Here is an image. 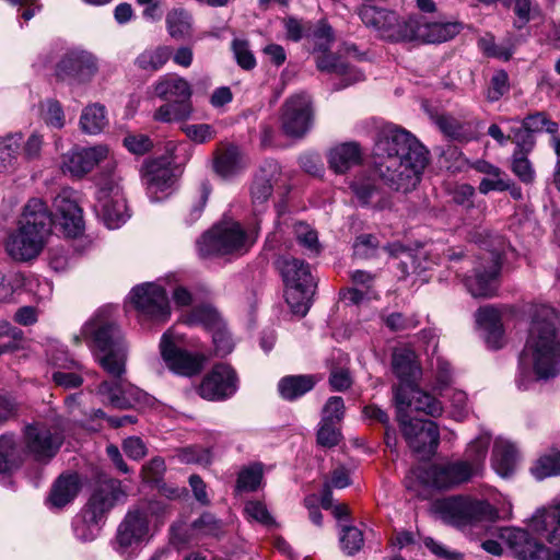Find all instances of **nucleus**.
<instances>
[{"instance_id":"obj_26","label":"nucleus","mask_w":560,"mask_h":560,"mask_svg":"<svg viewBox=\"0 0 560 560\" xmlns=\"http://www.w3.org/2000/svg\"><path fill=\"white\" fill-rule=\"evenodd\" d=\"M529 527L551 545H560V501L538 509L529 521Z\"/></svg>"},{"instance_id":"obj_7","label":"nucleus","mask_w":560,"mask_h":560,"mask_svg":"<svg viewBox=\"0 0 560 560\" xmlns=\"http://www.w3.org/2000/svg\"><path fill=\"white\" fill-rule=\"evenodd\" d=\"M254 242L255 238L238 222L222 220L197 240L196 247L199 257L207 259L230 254L243 255Z\"/></svg>"},{"instance_id":"obj_25","label":"nucleus","mask_w":560,"mask_h":560,"mask_svg":"<svg viewBox=\"0 0 560 560\" xmlns=\"http://www.w3.org/2000/svg\"><path fill=\"white\" fill-rule=\"evenodd\" d=\"M98 71V62L94 55L85 50L68 51L57 66V74L71 78L78 82H89Z\"/></svg>"},{"instance_id":"obj_24","label":"nucleus","mask_w":560,"mask_h":560,"mask_svg":"<svg viewBox=\"0 0 560 560\" xmlns=\"http://www.w3.org/2000/svg\"><path fill=\"white\" fill-rule=\"evenodd\" d=\"M500 538L521 560H550V551L542 544L532 538L527 530L505 527L500 530Z\"/></svg>"},{"instance_id":"obj_58","label":"nucleus","mask_w":560,"mask_h":560,"mask_svg":"<svg viewBox=\"0 0 560 560\" xmlns=\"http://www.w3.org/2000/svg\"><path fill=\"white\" fill-rule=\"evenodd\" d=\"M183 132L187 138L198 144L212 140L215 135V128L210 124H186L182 126Z\"/></svg>"},{"instance_id":"obj_33","label":"nucleus","mask_w":560,"mask_h":560,"mask_svg":"<svg viewBox=\"0 0 560 560\" xmlns=\"http://www.w3.org/2000/svg\"><path fill=\"white\" fill-rule=\"evenodd\" d=\"M322 54L316 59L317 68L320 71L335 73L341 77L343 83L340 88H346L353 83L364 80V74L361 70L349 66L343 60L328 54L327 50L320 51Z\"/></svg>"},{"instance_id":"obj_52","label":"nucleus","mask_w":560,"mask_h":560,"mask_svg":"<svg viewBox=\"0 0 560 560\" xmlns=\"http://www.w3.org/2000/svg\"><path fill=\"white\" fill-rule=\"evenodd\" d=\"M185 323L188 325H202L209 330L214 329L222 324L218 312L209 305L195 307L186 317Z\"/></svg>"},{"instance_id":"obj_12","label":"nucleus","mask_w":560,"mask_h":560,"mask_svg":"<svg viewBox=\"0 0 560 560\" xmlns=\"http://www.w3.org/2000/svg\"><path fill=\"white\" fill-rule=\"evenodd\" d=\"M120 182L121 176L117 171L97 183L94 211L112 230L120 228L130 217Z\"/></svg>"},{"instance_id":"obj_64","label":"nucleus","mask_w":560,"mask_h":560,"mask_svg":"<svg viewBox=\"0 0 560 560\" xmlns=\"http://www.w3.org/2000/svg\"><path fill=\"white\" fill-rule=\"evenodd\" d=\"M244 511L249 521H256L267 526L273 524V518L269 514L266 505L260 501H248L245 504Z\"/></svg>"},{"instance_id":"obj_32","label":"nucleus","mask_w":560,"mask_h":560,"mask_svg":"<svg viewBox=\"0 0 560 560\" xmlns=\"http://www.w3.org/2000/svg\"><path fill=\"white\" fill-rule=\"evenodd\" d=\"M247 161L235 145L218 149L214 153L213 170L224 179H230L245 170Z\"/></svg>"},{"instance_id":"obj_62","label":"nucleus","mask_w":560,"mask_h":560,"mask_svg":"<svg viewBox=\"0 0 560 560\" xmlns=\"http://www.w3.org/2000/svg\"><path fill=\"white\" fill-rule=\"evenodd\" d=\"M211 332L215 353L222 357L231 353L234 345L223 323L212 329Z\"/></svg>"},{"instance_id":"obj_49","label":"nucleus","mask_w":560,"mask_h":560,"mask_svg":"<svg viewBox=\"0 0 560 560\" xmlns=\"http://www.w3.org/2000/svg\"><path fill=\"white\" fill-rule=\"evenodd\" d=\"M191 114V103L168 102L155 110L154 119L162 122L180 121L188 119Z\"/></svg>"},{"instance_id":"obj_48","label":"nucleus","mask_w":560,"mask_h":560,"mask_svg":"<svg viewBox=\"0 0 560 560\" xmlns=\"http://www.w3.org/2000/svg\"><path fill=\"white\" fill-rule=\"evenodd\" d=\"M529 151L516 145V150L511 158V171L524 184L529 185L535 182L536 173L532 162L526 154Z\"/></svg>"},{"instance_id":"obj_56","label":"nucleus","mask_w":560,"mask_h":560,"mask_svg":"<svg viewBox=\"0 0 560 560\" xmlns=\"http://www.w3.org/2000/svg\"><path fill=\"white\" fill-rule=\"evenodd\" d=\"M262 480V467L260 464H253L244 467L237 478V488L244 491H255Z\"/></svg>"},{"instance_id":"obj_34","label":"nucleus","mask_w":560,"mask_h":560,"mask_svg":"<svg viewBox=\"0 0 560 560\" xmlns=\"http://www.w3.org/2000/svg\"><path fill=\"white\" fill-rule=\"evenodd\" d=\"M80 490V480L77 474L61 475L54 483L47 504L50 509H62L71 503Z\"/></svg>"},{"instance_id":"obj_2","label":"nucleus","mask_w":560,"mask_h":560,"mask_svg":"<svg viewBox=\"0 0 560 560\" xmlns=\"http://www.w3.org/2000/svg\"><path fill=\"white\" fill-rule=\"evenodd\" d=\"M373 158L384 183L402 192L417 187L428 163L424 147L409 131L392 124L378 130Z\"/></svg>"},{"instance_id":"obj_45","label":"nucleus","mask_w":560,"mask_h":560,"mask_svg":"<svg viewBox=\"0 0 560 560\" xmlns=\"http://www.w3.org/2000/svg\"><path fill=\"white\" fill-rule=\"evenodd\" d=\"M340 408V402L338 400H332L325 411V416L322 417L319 428L317 431V443L324 447H332L336 446L341 438L340 430L338 424L331 422V417L327 413L330 409Z\"/></svg>"},{"instance_id":"obj_40","label":"nucleus","mask_w":560,"mask_h":560,"mask_svg":"<svg viewBox=\"0 0 560 560\" xmlns=\"http://www.w3.org/2000/svg\"><path fill=\"white\" fill-rule=\"evenodd\" d=\"M24 456L23 446L16 443L13 435L0 436V476L10 475L20 466Z\"/></svg>"},{"instance_id":"obj_4","label":"nucleus","mask_w":560,"mask_h":560,"mask_svg":"<svg viewBox=\"0 0 560 560\" xmlns=\"http://www.w3.org/2000/svg\"><path fill=\"white\" fill-rule=\"evenodd\" d=\"M161 522L152 504L130 509L119 523L110 545L122 559L136 558L152 539Z\"/></svg>"},{"instance_id":"obj_31","label":"nucleus","mask_w":560,"mask_h":560,"mask_svg":"<svg viewBox=\"0 0 560 560\" xmlns=\"http://www.w3.org/2000/svg\"><path fill=\"white\" fill-rule=\"evenodd\" d=\"M51 222V215L46 203L39 198H32L24 206L19 225L49 236Z\"/></svg>"},{"instance_id":"obj_27","label":"nucleus","mask_w":560,"mask_h":560,"mask_svg":"<svg viewBox=\"0 0 560 560\" xmlns=\"http://www.w3.org/2000/svg\"><path fill=\"white\" fill-rule=\"evenodd\" d=\"M558 129V124L550 120L547 114L537 112L526 116L522 126L515 128L511 137L512 141L515 142L517 147L530 151L535 144L532 133L546 131L550 135H556Z\"/></svg>"},{"instance_id":"obj_6","label":"nucleus","mask_w":560,"mask_h":560,"mask_svg":"<svg viewBox=\"0 0 560 560\" xmlns=\"http://www.w3.org/2000/svg\"><path fill=\"white\" fill-rule=\"evenodd\" d=\"M358 13L363 24L384 42H415L417 14L400 15L396 11L371 4L361 5Z\"/></svg>"},{"instance_id":"obj_55","label":"nucleus","mask_w":560,"mask_h":560,"mask_svg":"<svg viewBox=\"0 0 560 560\" xmlns=\"http://www.w3.org/2000/svg\"><path fill=\"white\" fill-rule=\"evenodd\" d=\"M175 457L183 464L209 465L212 460L210 450L201 446H187L176 451Z\"/></svg>"},{"instance_id":"obj_1","label":"nucleus","mask_w":560,"mask_h":560,"mask_svg":"<svg viewBox=\"0 0 560 560\" xmlns=\"http://www.w3.org/2000/svg\"><path fill=\"white\" fill-rule=\"evenodd\" d=\"M81 336L93 351L100 365L114 381H104L98 394L113 407L133 408L148 400L147 394L121 376L126 371L127 346L119 329L112 323L98 317L86 322Z\"/></svg>"},{"instance_id":"obj_39","label":"nucleus","mask_w":560,"mask_h":560,"mask_svg":"<svg viewBox=\"0 0 560 560\" xmlns=\"http://www.w3.org/2000/svg\"><path fill=\"white\" fill-rule=\"evenodd\" d=\"M490 442V434L481 432L467 445L465 450L464 458H462V460L470 468V472L475 477L480 475L483 469Z\"/></svg>"},{"instance_id":"obj_15","label":"nucleus","mask_w":560,"mask_h":560,"mask_svg":"<svg viewBox=\"0 0 560 560\" xmlns=\"http://www.w3.org/2000/svg\"><path fill=\"white\" fill-rule=\"evenodd\" d=\"M443 512L458 527L492 523L498 518V511L489 502L462 497L445 500Z\"/></svg>"},{"instance_id":"obj_20","label":"nucleus","mask_w":560,"mask_h":560,"mask_svg":"<svg viewBox=\"0 0 560 560\" xmlns=\"http://www.w3.org/2000/svg\"><path fill=\"white\" fill-rule=\"evenodd\" d=\"M237 390L234 370L224 363L217 364L202 378L198 394L209 401H221L232 397Z\"/></svg>"},{"instance_id":"obj_36","label":"nucleus","mask_w":560,"mask_h":560,"mask_svg":"<svg viewBox=\"0 0 560 560\" xmlns=\"http://www.w3.org/2000/svg\"><path fill=\"white\" fill-rule=\"evenodd\" d=\"M517 451L510 441L498 438L493 444L491 465L501 477L510 476L516 466Z\"/></svg>"},{"instance_id":"obj_60","label":"nucleus","mask_w":560,"mask_h":560,"mask_svg":"<svg viewBox=\"0 0 560 560\" xmlns=\"http://www.w3.org/2000/svg\"><path fill=\"white\" fill-rule=\"evenodd\" d=\"M340 545L343 552L349 556L358 552L363 545V535L361 530L354 526H346L340 535Z\"/></svg>"},{"instance_id":"obj_37","label":"nucleus","mask_w":560,"mask_h":560,"mask_svg":"<svg viewBox=\"0 0 560 560\" xmlns=\"http://www.w3.org/2000/svg\"><path fill=\"white\" fill-rule=\"evenodd\" d=\"M472 168L485 175L478 186L480 194L488 195L491 191H502V189L506 187L505 180L509 176L504 171L490 162L477 160L472 164Z\"/></svg>"},{"instance_id":"obj_57","label":"nucleus","mask_w":560,"mask_h":560,"mask_svg":"<svg viewBox=\"0 0 560 560\" xmlns=\"http://www.w3.org/2000/svg\"><path fill=\"white\" fill-rule=\"evenodd\" d=\"M350 187L359 202L362 205H370L373 197L377 195V188L374 180L364 175L355 177Z\"/></svg>"},{"instance_id":"obj_63","label":"nucleus","mask_w":560,"mask_h":560,"mask_svg":"<svg viewBox=\"0 0 560 560\" xmlns=\"http://www.w3.org/2000/svg\"><path fill=\"white\" fill-rule=\"evenodd\" d=\"M510 89L509 75L505 71H497L490 82L487 97L490 102L500 100Z\"/></svg>"},{"instance_id":"obj_28","label":"nucleus","mask_w":560,"mask_h":560,"mask_svg":"<svg viewBox=\"0 0 560 560\" xmlns=\"http://www.w3.org/2000/svg\"><path fill=\"white\" fill-rule=\"evenodd\" d=\"M460 28L459 23L429 21L425 16L417 14L415 42L423 44L443 43L454 38L460 32Z\"/></svg>"},{"instance_id":"obj_38","label":"nucleus","mask_w":560,"mask_h":560,"mask_svg":"<svg viewBox=\"0 0 560 560\" xmlns=\"http://www.w3.org/2000/svg\"><path fill=\"white\" fill-rule=\"evenodd\" d=\"M277 166H273L269 173L261 170L254 178L250 186V197L255 211H262L271 197L273 184L276 182Z\"/></svg>"},{"instance_id":"obj_43","label":"nucleus","mask_w":560,"mask_h":560,"mask_svg":"<svg viewBox=\"0 0 560 560\" xmlns=\"http://www.w3.org/2000/svg\"><path fill=\"white\" fill-rule=\"evenodd\" d=\"M108 125L106 107L100 103L85 106L80 116V127L84 133L98 135Z\"/></svg>"},{"instance_id":"obj_50","label":"nucleus","mask_w":560,"mask_h":560,"mask_svg":"<svg viewBox=\"0 0 560 560\" xmlns=\"http://www.w3.org/2000/svg\"><path fill=\"white\" fill-rule=\"evenodd\" d=\"M170 35L173 38H185L191 34V15L183 9H173L166 16Z\"/></svg>"},{"instance_id":"obj_44","label":"nucleus","mask_w":560,"mask_h":560,"mask_svg":"<svg viewBox=\"0 0 560 560\" xmlns=\"http://www.w3.org/2000/svg\"><path fill=\"white\" fill-rule=\"evenodd\" d=\"M317 381L313 375H290L279 382L278 389L281 397L293 400L310 392Z\"/></svg>"},{"instance_id":"obj_51","label":"nucleus","mask_w":560,"mask_h":560,"mask_svg":"<svg viewBox=\"0 0 560 560\" xmlns=\"http://www.w3.org/2000/svg\"><path fill=\"white\" fill-rule=\"evenodd\" d=\"M44 149V136L38 131H33L25 140L22 139L20 156L25 163L37 162L42 159Z\"/></svg>"},{"instance_id":"obj_3","label":"nucleus","mask_w":560,"mask_h":560,"mask_svg":"<svg viewBox=\"0 0 560 560\" xmlns=\"http://www.w3.org/2000/svg\"><path fill=\"white\" fill-rule=\"evenodd\" d=\"M556 319L552 307L542 305L536 310L518 358L515 383L520 389H529L536 382L560 375V337L555 328Z\"/></svg>"},{"instance_id":"obj_10","label":"nucleus","mask_w":560,"mask_h":560,"mask_svg":"<svg viewBox=\"0 0 560 560\" xmlns=\"http://www.w3.org/2000/svg\"><path fill=\"white\" fill-rule=\"evenodd\" d=\"M474 477L470 468L462 459H456L417 467L410 470L405 482L407 488L413 490H417L416 481L425 487L447 490L468 482Z\"/></svg>"},{"instance_id":"obj_18","label":"nucleus","mask_w":560,"mask_h":560,"mask_svg":"<svg viewBox=\"0 0 560 560\" xmlns=\"http://www.w3.org/2000/svg\"><path fill=\"white\" fill-rule=\"evenodd\" d=\"M501 269V256L489 252L474 270V275L465 279V285L474 298H491L498 290V278Z\"/></svg>"},{"instance_id":"obj_19","label":"nucleus","mask_w":560,"mask_h":560,"mask_svg":"<svg viewBox=\"0 0 560 560\" xmlns=\"http://www.w3.org/2000/svg\"><path fill=\"white\" fill-rule=\"evenodd\" d=\"M312 102L307 94L298 93L290 96L282 106L281 126L290 137L304 136L312 126Z\"/></svg>"},{"instance_id":"obj_30","label":"nucleus","mask_w":560,"mask_h":560,"mask_svg":"<svg viewBox=\"0 0 560 560\" xmlns=\"http://www.w3.org/2000/svg\"><path fill=\"white\" fill-rule=\"evenodd\" d=\"M154 94L167 102L191 103L192 89L190 83L177 75H162L153 85Z\"/></svg>"},{"instance_id":"obj_5","label":"nucleus","mask_w":560,"mask_h":560,"mask_svg":"<svg viewBox=\"0 0 560 560\" xmlns=\"http://www.w3.org/2000/svg\"><path fill=\"white\" fill-rule=\"evenodd\" d=\"M125 495L118 480L110 478L100 480L88 503L72 522L75 538L83 542L96 539L106 513Z\"/></svg>"},{"instance_id":"obj_22","label":"nucleus","mask_w":560,"mask_h":560,"mask_svg":"<svg viewBox=\"0 0 560 560\" xmlns=\"http://www.w3.org/2000/svg\"><path fill=\"white\" fill-rule=\"evenodd\" d=\"M47 237L40 232L19 228L9 234L5 242L7 253L18 261H28L36 258L43 250Z\"/></svg>"},{"instance_id":"obj_61","label":"nucleus","mask_w":560,"mask_h":560,"mask_svg":"<svg viewBox=\"0 0 560 560\" xmlns=\"http://www.w3.org/2000/svg\"><path fill=\"white\" fill-rule=\"evenodd\" d=\"M294 234L298 242L313 254L319 253L317 233L308 224L299 222L294 224Z\"/></svg>"},{"instance_id":"obj_11","label":"nucleus","mask_w":560,"mask_h":560,"mask_svg":"<svg viewBox=\"0 0 560 560\" xmlns=\"http://www.w3.org/2000/svg\"><path fill=\"white\" fill-rule=\"evenodd\" d=\"M128 302L137 312L142 326L162 325L171 317V306L165 289L156 282H144L131 289Z\"/></svg>"},{"instance_id":"obj_17","label":"nucleus","mask_w":560,"mask_h":560,"mask_svg":"<svg viewBox=\"0 0 560 560\" xmlns=\"http://www.w3.org/2000/svg\"><path fill=\"white\" fill-rule=\"evenodd\" d=\"M397 420L404 438L415 453L422 456H431L435 453L440 441L439 428L435 422L409 418Z\"/></svg>"},{"instance_id":"obj_47","label":"nucleus","mask_w":560,"mask_h":560,"mask_svg":"<svg viewBox=\"0 0 560 560\" xmlns=\"http://www.w3.org/2000/svg\"><path fill=\"white\" fill-rule=\"evenodd\" d=\"M530 471L538 480L560 475V450H550L541 455L532 466Z\"/></svg>"},{"instance_id":"obj_9","label":"nucleus","mask_w":560,"mask_h":560,"mask_svg":"<svg viewBox=\"0 0 560 560\" xmlns=\"http://www.w3.org/2000/svg\"><path fill=\"white\" fill-rule=\"evenodd\" d=\"M101 164L104 165L98 174L97 183L118 171L117 161L108 145H75L61 155L60 170L65 175L81 179Z\"/></svg>"},{"instance_id":"obj_41","label":"nucleus","mask_w":560,"mask_h":560,"mask_svg":"<svg viewBox=\"0 0 560 560\" xmlns=\"http://www.w3.org/2000/svg\"><path fill=\"white\" fill-rule=\"evenodd\" d=\"M21 141V132H11L0 137V174L10 173L18 166Z\"/></svg>"},{"instance_id":"obj_13","label":"nucleus","mask_w":560,"mask_h":560,"mask_svg":"<svg viewBox=\"0 0 560 560\" xmlns=\"http://www.w3.org/2000/svg\"><path fill=\"white\" fill-rule=\"evenodd\" d=\"M63 434L58 424L35 422L24 430L23 448L25 455L39 463H48L56 456L63 443Z\"/></svg>"},{"instance_id":"obj_14","label":"nucleus","mask_w":560,"mask_h":560,"mask_svg":"<svg viewBox=\"0 0 560 560\" xmlns=\"http://www.w3.org/2000/svg\"><path fill=\"white\" fill-rule=\"evenodd\" d=\"M183 338L174 329L166 330L160 342L161 355L166 366L183 376L198 374L207 360L201 353H191L182 348Z\"/></svg>"},{"instance_id":"obj_8","label":"nucleus","mask_w":560,"mask_h":560,"mask_svg":"<svg viewBox=\"0 0 560 560\" xmlns=\"http://www.w3.org/2000/svg\"><path fill=\"white\" fill-rule=\"evenodd\" d=\"M277 268L285 283V301L292 313L305 316L315 288L310 266L296 258L281 257L277 260Z\"/></svg>"},{"instance_id":"obj_53","label":"nucleus","mask_w":560,"mask_h":560,"mask_svg":"<svg viewBox=\"0 0 560 560\" xmlns=\"http://www.w3.org/2000/svg\"><path fill=\"white\" fill-rule=\"evenodd\" d=\"M46 355L50 364L60 369L78 368V362L70 357L67 349L57 340L48 341L46 346Z\"/></svg>"},{"instance_id":"obj_46","label":"nucleus","mask_w":560,"mask_h":560,"mask_svg":"<svg viewBox=\"0 0 560 560\" xmlns=\"http://www.w3.org/2000/svg\"><path fill=\"white\" fill-rule=\"evenodd\" d=\"M172 50L167 46H159L142 51L136 58V66L144 71L154 72L160 70L171 58Z\"/></svg>"},{"instance_id":"obj_23","label":"nucleus","mask_w":560,"mask_h":560,"mask_svg":"<svg viewBox=\"0 0 560 560\" xmlns=\"http://www.w3.org/2000/svg\"><path fill=\"white\" fill-rule=\"evenodd\" d=\"M142 183L150 200L156 202L173 192L175 176L166 162L150 161L143 167Z\"/></svg>"},{"instance_id":"obj_59","label":"nucleus","mask_w":560,"mask_h":560,"mask_svg":"<svg viewBox=\"0 0 560 560\" xmlns=\"http://www.w3.org/2000/svg\"><path fill=\"white\" fill-rule=\"evenodd\" d=\"M42 115L46 125L61 129L65 126V114L62 106L55 100H47L42 104Z\"/></svg>"},{"instance_id":"obj_42","label":"nucleus","mask_w":560,"mask_h":560,"mask_svg":"<svg viewBox=\"0 0 560 560\" xmlns=\"http://www.w3.org/2000/svg\"><path fill=\"white\" fill-rule=\"evenodd\" d=\"M393 370L402 381L401 384H410V381L419 373L415 351L409 348L395 349L393 353Z\"/></svg>"},{"instance_id":"obj_21","label":"nucleus","mask_w":560,"mask_h":560,"mask_svg":"<svg viewBox=\"0 0 560 560\" xmlns=\"http://www.w3.org/2000/svg\"><path fill=\"white\" fill-rule=\"evenodd\" d=\"M56 221L68 237H78L84 231L82 209L71 189H62L54 199Z\"/></svg>"},{"instance_id":"obj_16","label":"nucleus","mask_w":560,"mask_h":560,"mask_svg":"<svg viewBox=\"0 0 560 560\" xmlns=\"http://www.w3.org/2000/svg\"><path fill=\"white\" fill-rule=\"evenodd\" d=\"M397 419L408 418V410L436 418L443 413V405L431 394L411 384H400L394 389Z\"/></svg>"},{"instance_id":"obj_54","label":"nucleus","mask_w":560,"mask_h":560,"mask_svg":"<svg viewBox=\"0 0 560 560\" xmlns=\"http://www.w3.org/2000/svg\"><path fill=\"white\" fill-rule=\"evenodd\" d=\"M24 284L25 278L22 273L12 271L4 275L0 281V303L11 302Z\"/></svg>"},{"instance_id":"obj_35","label":"nucleus","mask_w":560,"mask_h":560,"mask_svg":"<svg viewBox=\"0 0 560 560\" xmlns=\"http://www.w3.org/2000/svg\"><path fill=\"white\" fill-rule=\"evenodd\" d=\"M361 161V150L355 142L340 143L328 153L329 167L337 174H345Z\"/></svg>"},{"instance_id":"obj_29","label":"nucleus","mask_w":560,"mask_h":560,"mask_svg":"<svg viewBox=\"0 0 560 560\" xmlns=\"http://www.w3.org/2000/svg\"><path fill=\"white\" fill-rule=\"evenodd\" d=\"M475 319L487 345L492 349L501 348L503 345V327L499 311L491 305L482 306L476 312Z\"/></svg>"}]
</instances>
